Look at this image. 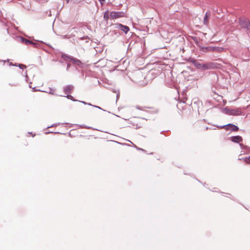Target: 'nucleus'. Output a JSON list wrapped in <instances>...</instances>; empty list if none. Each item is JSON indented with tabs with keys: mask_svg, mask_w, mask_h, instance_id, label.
Masks as SVG:
<instances>
[{
	"mask_svg": "<svg viewBox=\"0 0 250 250\" xmlns=\"http://www.w3.org/2000/svg\"><path fill=\"white\" fill-rule=\"evenodd\" d=\"M70 64L69 63H68L67 64V70H68V68L70 67Z\"/></svg>",
	"mask_w": 250,
	"mask_h": 250,
	"instance_id": "412c9836",
	"label": "nucleus"
},
{
	"mask_svg": "<svg viewBox=\"0 0 250 250\" xmlns=\"http://www.w3.org/2000/svg\"><path fill=\"white\" fill-rule=\"evenodd\" d=\"M62 58L66 62H72L73 63L80 65L81 63V62L76 59H74L70 56H68L66 55L62 54Z\"/></svg>",
	"mask_w": 250,
	"mask_h": 250,
	"instance_id": "f03ea898",
	"label": "nucleus"
},
{
	"mask_svg": "<svg viewBox=\"0 0 250 250\" xmlns=\"http://www.w3.org/2000/svg\"><path fill=\"white\" fill-rule=\"evenodd\" d=\"M117 27L124 32L125 34L129 31V28L128 26L124 25L120 23L117 24Z\"/></svg>",
	"mask_w": 250,
	"mask_h": 250,
	"instance_id": "0eeeda50",
	"label": "nucleus"
},
{
	"mask_svg": "<svg viewBox=\"0 0 250 250\" xmlns=\"http://www.w3.org/2000/svg\"><path fill=\"white\" fill-rule=\"evenodd\" d=\"M111 19H118L124 17V13L123 12H111L109 15Z\"/></svg>",
	"mask_w": 250,
	"mask_h": 250,
	"instance_id": "20e7f679",
	"label": "nucleus"
},
{
	"mask_svg": "<svg viewBox=\"0 0 250 250\" xmlns=\"http://www.w3.org/2000/svg\"><path fill=\"white\" fill-rule=\"evenodd\" d=\"M241 111L239 108L230 109V115L233 116H238L241 114Z\"/></svg>",
	"mask_w": 250,
	"mask_h": 250,
	"instance_id": "423d86ee",
	"label": "nucleus"
},
{
	"mask_svg": "<svg viewBox=\"0 0 250 250\" xmlns=\"http://www.w3.org/2000/svg\"><path fill=\"white\" fill-rule=\"evenodd\" d=\"M232 142L234 143H239L242 141V138L240 136H233L230 138V139Z\"/></svg>",
	"mask_w": 250,
	"mask_h": 250,
	"instance_id": "6e6552de",
	"label": "nucleus"
},
{
	"mask_svg": "<svg viewBox=\"0 0 250 250\" xmlns=\"http://www.w3.org/2000/svg\"><path fill=\"white\" fill-rule=\"evenodd\" d=\"M209 16L210 13L206 12L203 21L204 24L206 25H208V17H209Z\"/></svg>",
	"mask_w": 250,
	"mask_h": 250,
	"instance_id": "9d476101",
	"label": "nucleus"
},
{
	"mask_svg": "<svg viewBox=\"0 0 250 250\" xmlns=\"http://www.w3.org/2000/svg\"><path fill=\"white\" fill-rule=\"evenodd\" d=\"M223 111L225 114H227L229 115H230V108H229L228 107H225L223 109Z\"/></svg>",
	"mask_w": 250,
	"mask_h": 250,
	"instance_id": "ddd939ff",
	"label": "nucleus"
},
{
	"mask_svg": "<svg viewBox=\"0 0 250 250\" xmlns=\"http://www.w3.org/2000/svg\"><path fill=\"white\" fill-rule=\"evenodd\" d=\"M73 89V86L71 85H67L64 88V92L65 94H69L71 93Z\"/></svg>",
	"mask_w": 250,
	"mask_h": 250,
	"instance_id": "1a4fd4ad",
	"label": "nucleus"
},
{
	"mask_svg": "<svg viewBox=\"0 0 250 250\" xmlns=\"http://www.w3.org/2000/svg\"><path fill=\"white\" fill-rule=\"evenodd\" d=\"M21 41L22 42L24 43L26 45H28V44H33V45H35V43H34L32 41H29L28 40L25 39H23L22 38H21Z\"/></svg>",
	"mask_w": 250,
	"mask_h": 250,
	"instance_id": "9b49d317",
	"label": "nucleus"
},
{
	"mask_svg": "<svg viewBox=\"0 0 250 250\" xmlns=\"http://www.w3.org/2000/svg\"><path fill=\"white\" fill-rule=\"evenodd\" d=\"M224 50V48L221 47H215L214 51L217 52H221Z\"/></svg>",
	"mask_w": 250,
	"mask_h": 250,
	"instance_id": "f8f14e48",
	"label": "nucleus"
},
{
	"mask_svg": "<svg viewBox=\"0 0 250 250\" xmlns=\"http://www.w3.org/2000/svg\"><path fill=\"white\" fill-rule=\"evenodd\" d=\"M19 67L21 69H23V68H26V66L23 64H20Z\"/></svg>",
	"mask_w": 250,
	"mask_h": 250,
	"instance_id": "a211bd4d",
	"label": "nucleus"
},
{
	"mask_svg": "<svg viewBox=\"0 0 250 250\" xmlns=\"http://www.w3.org/2000/svg\"><path fill=\"white\" fill-rule=\"evenodd\" d=\"M193 64L195 67L198 69L202 70H207L210 69H213L216 67V64L214 63H201L198 61L194 60L193 62Z\"/></svg>",
	"mask_w": 250,
	"mask_h": 250,
	"instance_id": "f257e3e1",
	"label": "nucleus"
},
{
	"mask_svg": "<svg viewBox=\"0 0 250 250\" xmlns=\"http://www.w3.org/2000/svg\"><path fill=\"white\" fill-rule=\"evenodd\" d=\"M99 0L101 2V3H102V1H104V0Z\"/></svg>",
	"mask_w": 250,
	"mask_h": 250,
	"instance_id": "4be33fe9",
	"label": "nucleus"
},
{
	"mask_svg": "<svg viewBox=\"0 0 250 250\" xmlns=\"http://www.w3.org/2000/svg\"><path fill=\"white\" fill-rule=\"evenodd\" d=\"M219 127L220 128L225 127V128L227 130L230 129L232 131H237L238 130V127L237 126H236L233 124H229L227 125H223L221 126H219Z\"/></svg>",
	"mask_w": 250,
	"mask_h": 250,
	"instance_id": "39448f33",
	"label": "nucleus"
},
{
	"mask_svg": "<svg viewBox=\"0 0 250 250\" xmlns=\"http://www.w3.org/2000/svg\"><path fill=\"white\" fill-rule=\"evenodd\" d=\"M49 93L52 94H54V91L50 89V91L49 92Z\"/></svg>",
	"mask_w": 250,
	"mask_h": 250,
	"instance_id": "aec40b11",
	"label": "nucleus"
},
{
	"mask_svg": "<svg viewBox=\"0 0 250 250\" xmlns=\"http://www.w3.org/2000/svg\"><path fill=\"white\" fill-rule=\"evenodd\" d=\"M244 161L246 163H250V156L245 157V158L244 159Z\"/></svg>",
	"mask_w": 250,
	"mask_h": 250,
	"instance_id": "2eb2a0df",
	"label": "nucleus"
},
{
	"mask_svg": "<svg viewBox=\"0 0 250 250\" xmlns=\"http://www.w3.org/2000/svg\"><path fill=\"white\" fill-rule=\"evenodd\" d=\"M66 97L69 99H71L72 100L75 101L74 100H73V97L70 95L67 94Z\"/></svg>",
	"mask_w": 250,
	"mask_h": 250,
	"instance_id": "f3484780",
	"label": "nucleus"
},
{
	"mask_svg": "<svg viewBox=\"0 0 250 250\" xmlns=\"http://www.w3.org/2000/svg\"><path fill=\"white\" fill-rule=\"evenodd\" d=\"M136 108H137V109H139V110H143V109H144V108H143V107H140V106H136Z\"/></svg>",
	"mask_w": 250,
	"mask_h": 250,
	"instance_id": "6ab92c4d",
	"label": "nucleus"
},
{
	"mask_svg": "<svg viewBox=\"0 0 250 250\" xmlns=\"http://www.w3.org/2000/svg\"><path fill=\"white\" fill-rule=\"evenodd\" d=\"M83 103L86 104V103L84 102H82Z\"/></svg>",
	"mask_w": 250,
	"mask_h": 250,
	"instance_id": "5701e85b",
	"label": "nucleus"
},
{
	"mask_svg": "<svg viewBox=\"0 0 250 250\" xmlns=\"http://www.w3.org/2000/svg\"><path fill=\"white\" fill-rule=\"evenodd\" d=\"M214 48L215 47H208L206 48L207 51H214Z\"/></svg>",
	"mask_w": 250,
	"mask_h": 250,
	"instance_id": "4468645a",
	"label": "nucleus"
},
{
	"mask_svg": "<svg viewBox=\"0 0 250 250\" xmlns=\"http://www.w3.org/2000/svg\"><path fill=\"white\" fill-rule=\"evenodd\" d=\"M108 18H109L108 13V11H106V12L104 13V19H105V20H107Z\"/></svg>",
	"mask_w": 250,
	"mask_h": 250,
	"instance_id": "dca6fc26",
	"label": "nucleus"
},
{
	"mask_svg": "<svg viewBox=\"0 0 250 250\" xmlns=\"http://www.w3.org/2000/svg\"><path fill=\"white\" fill-rule=\"evenodd\" d=\"M239 25L241 27L245 28L247 30L250 29V23L247 19H240Z\"/></svg>",
	"mask_w": 250,
	"mask_h": 250,
	"instance_id": "7ed1b4c3",
	"label": "nucleus"
}]
</instances>
